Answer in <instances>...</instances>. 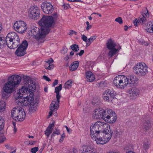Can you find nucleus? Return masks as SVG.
I'll return each mask as SVG.
<instances>
[{
	"instance_id": "1",
	"label": "nucleus",
	"mask_w": 153,
	"mask_h": 153,
	"mask_svg": "<svg viewBox=\"0 0 153 153\" xmlns=\"http://www.w3.org/2000/svg\"><path fill=\"white\" fill-rule=\"evenodd\" d=\"M25 85L14 93V98L18 105L23 103L26 97L30 96L35 89V82L27 76L25 80Z\"/></svg>"
},
{
	"instance_id": "2",
	"label": "nucleus",
	"mask_w": 153,
	"mask_h": 153,
	"mask_svg": "<svg viewBox=\"0 0 153 153\" xmlns=\"http://www.w3.org/2000/svg\"><path fill=\"white\" fill-rule=\"evenodd\" d=\"M21 79V77L18 75H13L10 76L7 82L4 85V91L8 94L12 93L14 91L15 88L20 82Z\"/></svg>"
},
{
	"instance_id": "3",
	"label": "nucleus",
	"mask_w": 153,
	"mask_h": 153,
	"mask_svg": "<svg viewBox=\"0 0 153 153\" xmlns=\"http://www.w3.org/2000/svg\"><path fill=\"white\" fill-rule=\"evenodd\" d=\"M39 24L42 27V32H44L48 34L51 30V28L55 25V21L52 16H43L39 22Z\"/></svg>"
},
{
	"instance_id": "4",
	"label": "nucleus",
	"mask_w": 153,
	"mask_h": 153,
	"mask_svg": "<svg viewBox=\"0 0 153 153\" xmlns=\"http://www.w3.org/2000/svg\"><path fill=\"white\" fill-rule=\"evenodd\" d=\"M25 112L21 107H16L12 110V117L16 121H23L25 119Z\"/></svg>"
},
{
	"instance_id": "5",
	"label": "nucleus",
	"mask_w": 153,
	"mask_h": 153,
	"mask_svg": "<svg viewBox=\"0 0 153 153\" xmlns=\"http://www.w3.org/2000/svg\"><path fill=\"white\" fill-rule=\"evenodd\" d=\"M133 69L134 73L139 76H144L148 72V67L144 62L137 63L134 65Z\"/></svg>"
},
{
	"instance_id": "6",
	"label": "nucleus",
	"mask_w": 153,
	"mask_h": 153,
	"mask_svg": "<svg viewBox=\"0 0 153 153\" xmlns=\"http://www.w3.org/2000/svg\"><path fill=\"white\" fill-rule=\"evenodd\" d=\"M33 94H31L30 96H28L25 99L23 103L21 105H22L29 107V111L30 113L34 112L37 109L38 106V103L34 101Z\"/></svg>"
},
{
	"instance_id": "7",
	"label": "nucleus",
	"mask_w": 153,
	"mask_h": 153,
	"mask_svg": "<svg viewBox=\"0 0 153 153\" xmlns=\"http://www.w3.org/2000/svg\"><path fill=\"white\" fill-rule=\"evenodd\" d=\"M127 76L123 75L117 76L113 80L114 85L117 88L124 89L128 84Z\"/></svg>"
},
{
	"instance_id": "8",
	"label": "nucleus",
	"mask_w": 153,
	"mask_h": 153,
	"mask_svg": "<svg viewBox=\"0 0 153 153\" xmlns=\"http://www.w3.org/2000/svg\"><path fill=\"white\" fill-rule=\"evenodd\" d=\"M116 45L115 42L111 39H108L106 43L107 48L110 50L108 53V56L110 58L114 55L118 50V49H116L115 48Z\"/></svg>"
},
{
	"instance_id": "9",
	"label": "nucleus",
	"mask_w": 153,
	"mask_h": 153,
	"mask_svg": "<svg viewBox=\"0 0 153 153\" xmlns=\"http://www.w3.org/2000/svg\"><path fill=\"white\" fill-rule=\"evenodd\" d=\"M106 113L104 120L110 123H114L117 119V115L115 112L112 110L108 109L107 112Z\"/></svg>"
},
{
	"instance_id": "10",
	"label": "nucleus",
	"mask_w": 153,
	"mask_h": 153,
	"mask_svg": "<svg viewBox=\"0 0 153 153\" xmlns=\"http://www.w3.org/2000/svg\"><path fill=\"white\" fill-rule=\"evenodd\" d=\"M14 29L19 33H23L26 30L27 26L25 23L23 21H19L14 24Z\"/></svg>"
},
{
	"instance_id": "11",
	"label": "nucleus",
	"mask_w": 153,
	"mask_h": 153,
	"mask_svg": "<svg viewBox=\"0 0 153 153\" xmlns=\"http://www.w3.org/2000/svg\"><path fill=\"white\" fill-rule=\"evenodd\" d=\"M28 46L27 42L23 41L15 52V54L18 56H21L26 53V50Z\"/></svg>"
},
{
	"instance_id": "12",
	"label": "nucleus",
	"mask_w": 153,
	"mask_h": 153,
	"mask_svg": "<svg viewBox=\"0 0 153 153\" xmlns=\"http://www.w3.org/2000/svg\"><path fill=\"white\" fill-rule=\"evenodd\" d=\"M29 12V16L33 19H37L40 17V10L36 6H34L31 7Z\"/></svg>"
},
{
	"instance_id": "13",
	"label": "nucleus",
	"mask_w": 153,
	"mask_h": 153,
	"mask_svg": "<svg viewBox=\"0 0 153 153\" xmlns=\"http://www.w3.org/2000/svg\"><path fill=\"white\" fill-rule=\"evenodd\" d=\"M31 32L37 40H39L41 39L44 38L46 35L47 34L45 32H42L41 27V32L39 31V29L38 28L35 27L33 29H32Z\"/></svg>"
},
{
	"instance_id": "14",
	"label": "nucleus",
	"mask_w": 153,
	"mask_h": 153,
	"mask_svg": "<svg viewBox=\"0 0 153 153\" xmlns=\"http://www.w3.org/2000/svg\"><path fill=\"white\" fill-rule=\"evenodd\" d=\"M108 109L105 110L101 108H96L94 111V113L93 114V116L95 119L102 118L103 120L104 117H105V114L107 112Z\"/></svg>"
},
{
	"instance_id": "15",
	"label": "nucleus",
	"mask_w": 153,
	"mask_h": 153,
	"mask_svg": "<svg viewBox=\"0 0 153 153\" xmlns=\"http://www.w3.org/2000/svg\"><path fill=\"white\" fill-rule=\"evenodd\" d=\"M42 10L46 14H51L53 10V8L52 4L47 2H43L41 5Z\"/></svg>"
},
{
	"instance_id": "16",
	"label": "nucleus",
	"mask_w": 153,
	"mask_h": 153,
	"mask_svg": "<svg viewBox=\"0 0 153 153\" xmlns=\"http://www.w3.org/2000/svg\"><path fill=\"white\" fill-rule=\"evenodd\" d=\"M149 16V13L147 9L145 8L138 18L139 22L142 25L144 24L147 21Z\"/></svg>"
},
{
	"instance_id": "17",
	"label": "nucleus",
	"mask_w": 153,
	"mask_h": 153,
	"mask_svg": "<svg viewBox=\"0 0 153 153\" xmlns=\"http://www.w3.org/2000/svg\"><path fill=\"white\" fill-rule=\"evenodd\" d=\"M114 93L113 91H110V89L105 91L103 94V100L106 102H109L113 98Z\"/></svg>"
},
{
	"instance_id": "18",
	"label": "nucleus",
	"mask_w": 153,
	"mask_h": 153,
	"mask_svg": "<svg viewBox=\"0 0 153 153\" xmlns=\"http://www.w3.org/2000/svg\"><path fill=\"white\" fill-rule=\"evenodd\" d=\"M97 126V124L96 122L93 125L91 126L90 130L91 137H93L94 138V135H97L99 133H102V132H100Z\"/></svg>"
},
{
	"instance_id": "19",
	"label": "nucleus",
	"mask_w": 153,
	"mask_h": 153,
	"mask_svg": "<svg viewBox=\"0 0 153 153\" xmlns=\"http://www.w3.org/2000/svg\"><path fill=\"white\" fill-rule=\"evenodd\" d=\"M102 133H99L97 135H94V138L93 137L91 138L95 140L98 144H104L107 142H106L105 139L103 137H102Z\"/></svg>"
},
{
	"instance_id": "20",
	"label": "nucleus",
	"mask_w": 153,
	"mask_h": 153,
	"mask_svg": "<svg viewBox=\"0 0 153 153\" xmlns=\"http://www.w3.org/2000/svg\"><path fill=\"white\" fill-rule=\"evenodd\" d=\"M15 39L10 43L7 44L8 47L10 48H17L20 44V39L19 36H17Z\"/></svg>"
},
{
	"instance_id": "21",
	"label": "nucleus",
	"mask_w": 153,
	"mask_h": 153,
	"mask_svg": "<svg viewBox=\"0 0 153 153\" xmlns=\"http://www.w3.org/2000/svg\"><path fill=\"white\" fill-rule=\"evenodd\" d=\"M109 130H110V128H107L106 129L104 130L102 133L103 137L107 143L111 139L113 133V132H111Z\"/></svg>"
},
{
	"instance_id": "22",
	"label": "nucleus",
	"mask_w": 153,
	"mask_h": 153,
	"mask_svg": "<svg viewBox=\"0 0 153 153\" xmlns=\"http://www.w3.org/2000/svg\"><path fill=\"white\" fill-rule=\"evenodd\" d=\"M98 128L99 129L100 132H103L104 130L107 128H110V126L107 123L104 122L98 121L96 122Z\"/></svg>"
},
{
	"instance_id": "23",
	"label": "nucleus",
	"mask_w": 153,
	"mask_h": 153,
	"mask_svg": "<svg viewBox=\"0 0 153 153\" xmlns=\"http://www.w3.org/2000/svg\"><path fill=\"white\" fill-rule=\"evenodd\" d=\"M18 36L17 34L14 32H12L9 33L7 34L5 38L7 44L9 43L10 44V42L13 41L14 39H15L17 37V36Z\"/></svg>"
},
{
	"instance_id": "24",
	"label": "nucleus",
	"mask_w": 153,
	"mask_h": 153,
	"mask_svg": "<svg viewBox=\"0 0 153 153\" xmlns=\"http://www.w3.org/2000/svg\"><path fill=\"white\" fill-rule=\"evenodd\" d=\"M82 153H98L97 150L92 146H85Z\"/></svg>"
},
{
	"instance_id": "25",
	"label": "nucleus",
	"mask_w": 153,
	"mask_h": 153,
	"mask_svg": "<svg viewBox=\"0 0 153 153\" xmlns=\"http://www.w3.org/2000/svg\"><path fill=\"white\" fill-rule=\"evenodd\" d=\"M87 80L88 82H92L95 79V77L93 73L90 71H87L85 73Z\"/></svg>"
},
{
	"instance_id": "26",
	"label": "nucleus",
	"mask_w": 153,
	"mask_h": 153,
	"mask_svg": "<svg viewBox=\"0 0 153 153\" xmlns=\"http://www.w3.org/2000/svg\"><path fill=\"white\" fill-rule=\"evenodd\" d=\"M129 93L130 96L136 97L139 95V91L136 88H133L129 91Z\"/></svg>"
},
{
	"instance_id": "27",
	"label": "nucleus",
	"mask_w": 153,
	"mask_h": 153,
	"mask_svg": "<svg viewBox=\"0 0 153 153\" xmlns=\"http://www.w3.org/2000/svg\"><path fill=\"white\" fill-rule=\"evenodd\" d=\"M79 62L78 61H75L73 62L70 65L69 70L71 71H73L76 70L79 66Z\"/></svg>"
},
{
	"instance_id": "28",
	"label": "nucleus",
	"mask_w": 153,
	"mask_h": 153,
	"mask_svg": "<svg viewBox=\"0 0 153 153\" xmlns=\"http://www.w3.org/2000/svg\"><path fill=\"white\" fill-rule=\"evenodd\" d=\"M59 104L58 102L53 101L50 105L51 110L56 111L59 107Z\"/></svg>"
},
{
	"instance_id": "29",
	"label": "nucleus",
	"mask_w": 153,
	"mask_h": 153,
	"mask_svg": "<svg viewBox=\"0 0 153 153\" xmlns=\"http://www.w3.org/2000/svg\"><path fill=\"white\" fill-rule=\"evenodd\" d=\"M152 23L149 22H147L145 25V29L148 32L152 33Z\"/></svg>"
},
{
	"instance_id": "30",
	"label": "nucleus",
	"mask_w": 153,
	"mask_h": 153,
	"mask_svg": "<svg viewBox=\"0 0 153 153\" xmlns=\"http://www.w3.org/2000/svg\"><path fill=\"white\" fill-rule=\"evenodd\" d=\"M143 127L146 130H149L151 127V123L149 120L145 121L144 123Z\"/></svg>"
},
{
	"instance_id": "31",
	"label": "nucleus",
	"mask_w": 153,
	"mask_h": 153,
	"mask_svg": "<svg viewBox=\"0 0 153 153\" xmlns=\"http://www.w3.org/2000/svg\"><path fill=\"white\" fill-rule=\"evenodd\" d=\"M0 37V48H3L7 45L6 39Z\"/></svg>"
},
{
	"instance_id": "32",
	"label": "nucleus",
	"mask_w": 153,
	"mask_h": 153,
	"mask_svg": "<svg viewBox=\"0 0 153 153\" xmlns=\"http://www.w3.org/2000/svg\"><path fill=\"white\" fill-rule=\"evenodd\" d=\"M72 81L71 79L68 81L63 86V88L66 89H69L71 88L72 85Z\"/></svg>"
},
{
	"instance_id": "33",
	"label": "nucleus",
	"mask_w": 153,
	"mask_h": 153,
	"mask_svg": "<svg viewBox=\"0 0 153 153\" xmlns=\"http://www.w3.org/2000/svg\"><path fill=\"white\" fill-rule=\"evenodd\" d=\"M150 144V142L148 139L144 141L143 147L144 150H146L149 149Z\"/></svg>"
},
{
	"instance_id": "34",
	"label": "nucleus",
	"mask_w": 153,
	"mask_h": 153,
	"mask_svg": "<svg viewBox=\"0 0 153 153\" xmlns=\"http://www.w3.org/2000/svg\"><path fill=\"white\" fill-rule=\"evenodd\" d=\"M128 82V84H132L134 83V77L133 76H129L127 77Z\"/></svg>"
},
{
	"instance_id": "35",
	"label": "nucleus",
	"mask_w": 153,
	"mask_h": 153,
	"mask_svg": "<svg viewBox=\"0 0 153 153\" xmlns=\"http://www.w3.org/2000/svg\"><path fill=\"white\" fill-rule=\"evenodd\" d=\"M97 38L96 36H92L90 37L88 39L87 43V46H89L91 43L95 40Z\"/></svg>"
},
{
	"instance_id": "36",
	"label": "nucleus",
	"mask_w": 153,
	"mask_h": 153,
	"mask_svg": "<svg viewBox=\"0 0 153 153\" xmlns=\"http://www.w3.org/2000/svg\"><path fill=\"white\" fill-rule=\"evenodd\" d=\"M6 104L5 102L3 101H0V112L5 111Z\"/></svg>"
},
{
	"instance_id": "37",
	"label": "nucleus",
	"mask_w": 153,
	"mask_h": 153,
	"mask_svg": "<svg viewBox=\"0 0 153 153\" xmlns=\"http://www.w3.org/2000/svg\"><path fill=\"white\" fill-rule=\"evenodd\" d=\"M71 48L72 50L75 52H77L79 50V48L77 45L74 44L71 46Z\"/></svg>"
},
{
	"instance_id": "38",
	"label": "nucleus",
	"mask_w": 153,
	"mask_h": 153,
	"mask_svg": "<svg viewBox=\"0 0 153 153\" xmlns=\"http://www.w3.org/2000/svg\"><path fill=\"white\" fill-rule=\"evenodd\" d=\"M54 66L52 64L46 63L45 64V68L47 69L51 70L53 69Z\"/></svg>"
},
{
	"instance_id": "39",
	"label": "nucleus",
	"mask_w": 153,
	"mask_h": 153,
	"mask_svg": "<svg viewBox=\"0 0 153 153\" xmlns=\"http://www.w3.org/2000/svg\"><path fill=\"white\" fill-rule=\"evenodd\" d=\"M62 85L60 84L58 86L56 87L55 88V92L56 93H59V91L62 89Z\"/></svg>"
},
{
	"instance_id": "40",
	"label": "nucleus",
	"mask_w": 153,
	"mask_h": 153,
	"mask_svg": "<svg viewBox=\"0 0 153 153\" xmlns=\"http://www.w3.org/2000/svg\"><path fill=\"white\" fill-rule=\"evenodd\" d=\"M4 126V120L3 118L0 117V130L2 129Z\"/></svg>"
},
{
	"instance_id": "41",
	"label": "nucleus",
	"mask_w": 153,
	"mask_h": 153,
	"mask_svg": "<svg viewBox=\"0 0 153 153\" xmlns=\"http://www.w3.org/2000/svg\"><path fill=\"white\" fill-rule=\"evenodd\" d=\"M52 131V130L48 129L47 128L46 129L45 134L47 136L48 138L49 137Z\"/></svg>"
},
{
	"instance_id": "42",
	"label": "nucleus",
	"mask_w": 153,
	"mask_h": 153,
	"mask_svg": "<svg viewBox=\"0 0 153 153\" xmlns=\"http://www.w3.org/2000/svg\"><path fill=\"white\" fill-rule=\"evenodd\" d=\"M115 21L118 22L120 24H122L123 23V20L121 17H119L116 18Z\"/></svg>"
},
{
	"instance_id": "43",
	"label": "nucleus",
	"mask_w": 153,
	"mask_h": 153,
	"mask_svg": "<svg viewBox=\"0 0 153 153\" xmlns=\"http://www.w3.org/2000/svg\"><path fill=\"white\" fill-rule=\"evenodd\" d=\"M39 150L38 147H36L31 149V152L32 153H36Z\"/></svg>"
},
{
	"instance_id": "44",
	"label": "nucleus",
	"mask_w": 153,
	"mask_h": 153,
	"mask_svg": "<svg viewBox=\"0 0 153 153\" xmlns=\"http://www.w3.org/2000/svg\"><path fill=\"white\" fill-rule=\"evenodd\" d=\"M54 122H53L52 123L50 124L49 126L47 127V128L52 131L53 128L54 126Z\"/></svg>"
},
{
	"instance_id": "45",
	"label": "nucleus",
	"mask_w": 153,
	"mask_h": 153,
	"mask_svg": "<svg viewBox=\"0 0 153 153\" xmlns=\"http://www.w3.org/2000/svg\"><path fill=\"white\" fill-rule=\"evenodd\" d=\"M82 39L83 41L86 42V46H87V41H88L87 36L83 34L82 36Z\"/></svg>"
},
{
	"instance_id": "46",
	"label": "nucleus",
	"mask_w": 153,
	"mask_h": 153,
	"mask_svg": "<svg viewBox=\"0 0 153 153\" xmlns=\"http://www.w3.org/2000/svg\"><path fill=\"white\" fill-rule=\"evenodd\" d=\"M5 136H2L0 137V143H2L5 140Z\"/></svg>"
},
{
	"instance_id": "47",
	"label": "nucleus",
	"mask_w": 153,
	"mask_h": 153,
	"mask_svg": "<svg viewBox=\"0 0 153 153\" xmlns=\"http://www.w3.org/2000/svg\"><path fill=\"white\" fill-rule=\"evenodd\" d=\"M114 133L116 136H117L121 134V132H119L117 129L114 130Z\"/></svg>"
},
{
	"instance_id": "48",
	"label": "nucleus",
	"mask_w": 153,
	"mask_h": 153,
	"mask_svg": "<svg viewBox=\"0 0 153 153\" xmlns=\"http://www.w3.org/2000/svg\"><path fill=\"white\" fill-rule=\"evenodd\" d=\"M56 98L57 99V102L59 103V100L60 98V96L59 95V93H56Z\"/></svg>"
},
{
	"instance_id": "49",
	"label": "nucleus",
	"mask_w": 153,
	"mask_h": 153,
	"mask_svg": "<svg viewBox=\"0 0 153 153\" xmlns=\"http://www.w3.org/2000/svg\"><path fill=\"white\" fill-rule=\"evenodd\" d=\"M7 94H8L5 92H4H4H3L2 94V97L4 98H7L8 95Z\"/></svg>"
},
{
	"instance_id": "50",
	"label": "nucleus",
	"mask_w": 153,
	"mask_h": 153,
	"mask_svg": "<svg viewBox=\"0 0 153 153\" xmlns=\"http://www.w3.org/2000/svg\"><path fill=\"white\" fill-rule=\"evenodd\" d=\"M139 23V20H138L137 19H135V20L133 21V23L135 26H137V23Z\"/></svg>"
},
{
	"instance_id": "51",
	"label": "nucleus",
	"mask_w": 153,
	"mask_h": 153,
	"mask_svg": "<svg viewBox=\"0 0 153 153\" xmlns=\"http://www.w3.org/2000/svg\"><path fill=\"white\" fill-rule=\"evenodd\" d=\"M65 135L63 133L62 134L59 140V142H61L65 138Z\"/></svg>"
},
{
	"instance_id": "52",
	"label": "nucleus",
	"mask_w": 153,
	"mask_h": 153,
	"mask_svg": "<svg viewBox=\"0 0 153 153\" xmlns=\"http://www.w3.org/2000/svg\"><path fill=\"white\" fill-rule=\"evenodd\" d=\"M84 50H81L80 51V52L79 53H77L76 54V55H79V56H82L83 54L84 53Z\"/></svg>"
},
{
	"instance_id": "53",
	"label": "nucleus",
	"mask_w": 153,
	"mask_h": 153,
	"mask_svg": "<svg viewBox=\"0 0 153 153\" xmlns=\"http://www.w3.org/2000/svg\"><path fill=\"white\" fill-rule=\"evenodd\" d=\"M53 60L52 58H51L50 59H48L46 61V63L52 64L51 63L53 62Z\"/></svg>"
},
{
	"instance_id": "54",
	"label": "nucleus",
	"mask_w": 153,
	"mask_h": 153,
	"mask_svg": "<svg viewBox=\"0 0 153 153\" xmlns=\"http://www.w3.org/2000/svg\"><path fill=\"white\" fill-rule=\"evenodd\" d=\"M43 79L47 81H50L51 80L47 76H43Z\"/></svg>"
},
{
	"instance_id": "55",
	"label": "nucleus",
	"mask_w": 153,
	"mask_h": 153,
	"mask_svg": "<svg viewBox=\"0 0 153 153\" xmlns=\"http://www.w3.org/2000/svg\"><path fill=\"white\" fill-rule=\"evenodd\" d=\"M58 82V81L57 79H55L53 83V86H54L55 85H57Z\"/></svg>"
},
{
	"instance_id": "56",
	"label": "nucleus",
	"mask_w": 153,
	"mask_h": 153,
	"mask_svg": "<svg viewBox=\"0 0 153 153\" xmlns=\"http://www.w3.org/2000/svg\"><path fill=\"white\" fill-rule=\"evenodd\" d=\"M53 17L54 19V21H55V20L56 19V18H57V13H55L54 14H53Z\"/></svg>"
},
{
	"instance_id": "57",
	"label": "nucleus",
	"mask_w": 153,
	"mask_h": 153,
	"mask_svg": "<svg viewBox=\"0 0 153 153\" xmlns=\"http://www.w3.org/2000/svg\"><path fill=\"white\" fill-rule=\"evenodd\" d=\"M36 142L35 141H29V144L30 145H32L34 144Z\"/></svg>"
},
{
	"instance_id": "58",
	"label": "nucleus",
	"mask_w": 153,
	"mask_h": 153,
	"mask_svg": "<svg viewBox=\"0 0 153 153\" xmlns=\"http://www.w3.org/2000/svg\"><path fill=\"white\" fill-rule=\"evenodd\" d=\"M92 27V25H90L87 26L86 29L87 31H88L89 29L91 28Z\"/></svg>"
},
{
	"instance_id": "59",
	"label": "nucleus",
	"mask_w": 153,
	"mask_h": 153,
	"mask_svg": "<svg viewBox=\"0 0 153 153\" xmlns=\"http://www.w3.org/2000/svg\"><path fill=\"white\" fill-rule=\"evenodd\" d=\"M53 132H54V133H55V134L57 135L59 134H60L59 131L58 130H57V129H56V131H54Z\"/></svg>"
},
{
	"instance_id": "60",
	"label": "nucleus",
	"mask_w": 153,
	"mask_h": 153,
	"mask_svg": "<svg viewBox=\"0 0 153 153\" xmlns=\"http://www.w3.org/2000/svg\"><path fill=\"white\" fill-rule=\"evenodd\" d=\"M69 33V35H72L74 33L76 34V32H75L74 30H71Z\"/></svg>"
},
{
	"instance_id": "61",
	"label": "nucleus",
	"mask_w": 153,
	"mask_h": 153,
	"mask_svg": "<svg viewBox=\"0 0 153 153\" xmlns=\"http://www.w3.org/2000/svg\"><path fill=\"white\" fill-rule=\"evenodd\" d=\"M54 110H51L49 112V116H51L53 112L55 111Z\"/></svg>"
},
{
	"instance_id": "62",
	"label": "nucleus",
	"mask_w": 153,
	"mask_h": 153,
	"mask_svg": "<svg viewBox=\"0 0 153 153\" xmlns=\"http://www.w3.org/2000/svg\"><path fill=\"white\" fill-rule=\"evenodd\" d=\"M69 56L68 55H66V56L64 58V59H65V60H68L69 59Z\"/></svg>"
},
{
	"instance_id": "63",
	"label": "nucleus",
	"mask_w": 153,
	"mask_h": 153,
	"mask_svg": "<svg viewBox=\"0 0 153 153\" xmlns=\"http://www.w3.org/2000/svg\"><path fill=\"white\" fill-rule=\"evenodd\" d=\"M13 126H14V129H13V131H14L15 132H16L17 131L16 128V126L14 124V123H13Z\"/></svg>"
},
{
	"instance_id": "64",
	"label": "nucleus",
	"mask_w": 153,
	"mask_h": 153,
	"mask_svg": "<svg viewBox=\"0 0 153 153\" xmlns=\"http://www.w3.org/2000/svg\"><path fill=\"white\" fill-rule=\"evenodd\" d=\"M73 152H74V153H77V150L75 148H73Z\"/></svg>"
}]
</instances>
